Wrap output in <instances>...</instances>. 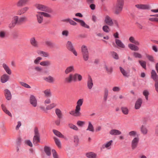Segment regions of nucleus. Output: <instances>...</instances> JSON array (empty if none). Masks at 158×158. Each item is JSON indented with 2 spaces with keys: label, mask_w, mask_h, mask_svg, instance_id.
<instances>
[{
  "label": "nucleus",
  "mask_w": 158,
  "mask_h": 158,
  "mask_svg": "<svg viewBox=\"0 0 158 158\" xmlns=\"http://www.w3.org/2000/svg\"><path fill=\"white\" fill-rule=\"evenodd\" d=\"M27 21V18L25 16L21 17L19 18L18 16H15L12 18L11 23L9 25V27L10 28H13L16 25H20L23 23Z\"/></svg>",
  "instance_id": "nucleus-1"
},
{
  "label": "nucleus",
  "mask_w": 158,
  "mask_h": 158,
  "mask_svg": "<svg viewBox=\"0 0 158 158\" xmlns=\"http://www.w3.org/2000/svg\"><path fill=\"white\" fill-rule=\"evenodd\" d=\"M123 5V0H117L113 8L114 14L117 15H119L122 10Z\"/></svg>",
  "instance_id": "nucleus-2"
},
{
  "label": "nucleus",
  "mask_w": 158,
  "mask_h": 158,
  "mask_svg": "<svg viewBox=\"0 0 158 158\" xmlns=\"http://www.w3.org/2000/svg\"><path fill=\"white\" fill-rule=\"evenodd\" d=\"M35 7L41 11L50 13L53 12V10L51 8L42 4H36L35 5Z\"/></svg>",
  "instance_id": "nucleus-3"
},
{
  "label": "nucleus",
  "mask_w": 158,
  "mask_h": 158,
  "mask_svg": "<svg viewBox=\"0 0 158 158\" xmlns=\"http://www.w3.org/2000/svg\"><path fill=\"white\" fill-rule=\"evenodd\" d=\"M81 50L84 60L85 61L88 60L89 58V54L87 47L85 45H82Z\"/></svg>",
  "instance_id": "nucleus-4"
},
{
  "label": "nucleus",
  "mask_w": 158,
  "mask_h": 158,
  "mask_svg": "<svg viewBox=\"0 0 158 158\" xmlns=\"http://www.w3.org/2000/svg\"><path fill=\"white\" fill-rule=\"evenodd\" d=\"M66 46L68 50L73 52L75 56H77V53L71 41H68L66 44Z\"/></svg>",
  "instance_id": "nucleus-5"
},
{
  "label": "nucleus",
  "mask_w": 158,
  "mask_h": 158,
  "mask_svg": "<svg viewBox=\"0 0 158 158\" xmlns=\"http://www.w3.org/2000/svg\"><path fill=\"white\" fill-rule=\"evenodd\" d=\"M29 102L30 103L33 107H35L37 106V100L34 96L31 95L29 98Z\"/></svg>",
  "instance_id": "nucleus-6"
},
{
  "label": "nucleus",
  "mask_w": 158,
  "mask_h": 158,
  "mask_svg": "<svg viewBox=\"0 0 158 158\" xmlns=\"http://www.w3.org/2000/svg\"><path fill=\"white\" fill-rule=\"evenodd\" d=\"M73 19L77 22L79 23L81 26L88 29L89 28V26L86 24L83 20L75 18H73Z\"/></svg>",
  "instance_id": "nucleus-7"
},
{
  "label": "nucleus",
  "mask_w": 158,
  "mask_h": 158,
  "mask_svg": "<svg viewBox=\"0 0 158 158\" xmlns=\"http://www.w3.org/2000/svg\"><path fill=\"white\" fill-rule=\"evenodd\" d=\"M29 0H19L16 3V6L18 7H22L25 6Z\"/></svg>",
  "instance_id": "nucleus-8"
},
{
  "label": "nucleus",
  "mask_w": 158,
  "mask_h": 158,
  "mask_svg": "<svg viewBox=\"0 0 158 158\" xmlns=\"http://www.w3.org/2000/svg\"><path fill=\"white\" fill-rule=\"evenodd\" d=\"M139 140V139L138 137H135L133 139L131 142V148L133 149H135L137 147Z\"/></svg>",
  "instance_id": "nucleus-9"
},
{
  "label": "nucleus",
  "mask_w": 158,
  "mask_h": 158,
  "mask_svg": "<svg viewBox=\"0 0 158 158\" xmlns=\"http://www.w3.org/2000/svg\"><path fill=\"white\" fill-rule=\"evenodd\" d=\"M29 9V7L25 6L19 10L17 12V15H21L25 13Z\"/></svg>",
  "instance_id": "nucleus-10"
},
{
  "label": "nucleus",
  "mask_w": 158,
  "mask_h": 158,
  "mask_svg": "<svg viewBox=\"0 0 158 158\" xmlns=\"http://www.w3.org/2000/svg\"><path fill=\"white\" fill-rule=\"evenodd\" d=\"M30 43L31 45L35 48H37L39 47L38 43L34 37H33L30 39Z\"/></svg>",
  "instance_id": "nucleus-11"
},
{
  "label": "nucleus",
  "mask_w": 158,
  "mask_h": 158,
  "mask_svg": "<svg viewBox=\"0 0 158 158\" xmlns=\"http://www.w3.org/2000/svg\"><path fill=\"white\" fill-rule=\"evenodd\" d=\"M105 23L110 26H112L114 23L112 19L108 15H106L105 19Z\"/></svg>",
  "instance_id": "nucleus-12"
},
{
  "label": "nucleus",
  "mask_w": 158,
  "mask_h": 158,
  "mask_svg": "<svg viewBox=\"0 0 158 158\" xmlns=\"http://www.w3.org/2000/svg\"><path fill=\"white\" fill-rule=\"evenodd\" d=\"M135 6L137 8L143 10H148L150 7L148 5L146 4H137Z\"/></svg>",
  "instance_id": "nucleus-13"
},
{
  "label": "nucleus",
  "mask_w": 158,
  "mask_h": 158,
  "mask_svg": "<svg viewBox=\"0 0 158 158\" xmlns=\"http://www.w3.org/2000/svg\"><path fill=\"white\" fill-rule=\"evenodd\" d=\"M142 103V100L140 98H138L136 101L135 106V109L136 110L139 109L141 106Z\"/></svg>",
  "instance_id": "nucleus-14"
},
{
  "label": "nucleus",
  "mask_w": 158,
  "mask_h": 158,
  "mask_svg": "<svg viewBox=\"0 0 158 158\" xmlns=\"http://www.w3.org/2000/svg\"><path fill=\"white\" fill-rule=\"evenodd\" d=\"M73 81H76L77 79L78 81H81L82 79V76L79 74L76 73H75L73 75Z\"/></svg>",
  "instance_id": "nucleus-15"
},
{
  "label": "nucleus",
  "mask_w": 158,
  "mask_h": 158,
  "mask_svg": "<svg viewBox=\"0 0 158 158\" xmlns=\"http://www.w3.org/2000/svg\"><path fill=\"white\" fill-rule=\"evenodd\" d=\"M83 102V99H79L77 103V106L76 107V110L80 111L81 106L82 105Z\"/></svg>",
  "instance_id": "nucleus-16"
},
{
  "label": "nucleus",
  "mask_w": 158,
  "mask_h": 158,
  "mask_svg": "<svg viewBox=\"0 0 158 158\" xmlns=\"http://www.w3.org/2000/svg\"><path fill=\"white\" fill-rule=\"evenodd\" d=\"M115 41L116 44L118 47L123 48H125V45L120 40L116 39Z\"/></svg>",
  "instance_id": "nucleus-17"
},
{
  "label": "nucleus",
  "mask_w": 158,
  "mask_h": 158,
  "mask_svg": "<svg viewBox=\"0 0 158 158\" xmlns=\"http://www.w3.org/2000/svg\"><path fill=\"white\" fill-rule=\"evenodd\" d=\"M151 77L155 81H158V76L157 74L156 73L154 70H152L151 72Z\"/></svg>",
  "instance_id": "nucleus-18"
},
{
  "label": "nucleus",
  "mask_w": 158,
  "mask_h": 158,
  "mask_svg": "<svg viewBox=\"0 0 158 158\" xmlns=\"http://www.w3.org/2000/svg\"><path fill=\"white\" fill-rule=\"evenodd\" d=\"M69 113L72 115L77 117L80 116L81 115V113L80 112V111H78L77 110H76V108H75V111L72 110Z\"/></svg>",
  "instance_id": "nucleus-19"
},
{
  "label": "nucleus",
  "mask_w": 158,
  "mask_h": 158,
  "mask_svg": "<svg viewBox=\"0 0 158 158\" xmlns=\"http://www.w3.org/2000/svg\"><path fill=\"white\" fill-rule=\"evenodd\" d=\"M5 95L6 98L8 100H10L11 98V95L10 91L7 89H5Z\"/></svg>",
  "instance_id": "nucleus-20"
},
{
  "label": "nucleus",
  "mask_w": 158,
  "mask_h": 158,
  "mask_svg": "<svg viewBox=\"0 0 158 158\" xmlns=\"http://www.w3.org/2000/svg\"><path fill=\"white\" fill-rule=\"evenodd\" d=\"M9 79V76L6 74H4L1 77V82L4 83L7 81Z\"/></svg>",
  "instance_id": "nucleus-21"
},
{
  "label": "nucleus",
  "mask_w": 158,
  "mask_h": 158,
  "mask_svg": "<svg viewBox=\"0 0 158 158\" xmlns=\"http://www.w3.org/2000/svg\"><path fill=\"white\" fill-rule=\"evenodd\" d=\"M110 134L112 135H118L121 134V132L116 129L111 130L109 132Z\"/></svg>",
  "instance_id": "nucleus-22"
},
{
  "label": "nucleus",
  "mask_w": 158,
  "mask_h": 158,
  "mask_svg": "<svg viewBox=\"0 0 158 158\" xmlns=\"http://www.w3.org/2000/svg\"><path fill=\"white\" fill-rule=\"evenodd\" d=\"M128 47L131 50L137 51L139 50V47L133 44H129L128 45Z\"/></svg>",
  "instance_id": "nucleus-23"
},
{
  "label": "nucleus",
  "mask_w": 158,
  "mask_h": 158,
  "mask_svg": "<svg viewBox=\"0 0 158 158\" xmlns=\"http://www.w3.org/2000/svg\"><path fill=\"white\" fill-rule=\"evenodd\" d=\"M53 132L54 134L59 137L63 138L65 139V137L60 132L56 130H53Z\"/></svg>",
  "instance_id": "nucleus-24"
},
{
  "label": "nucleus",
  "mask_w": 158,
  "mask_h": 158,
  "mask_svg": "<svg viewBox=\"0 0 158 158\" xmlns=\"http://www.w3.org/2000/svg\"><path fill=\"white\" fill-rule=\"evenodd\" d=\"M85 156L88 158H96L97 154L93 152H90L86 153Z\"/></svg>",
  "instance_id": "nucleus-25"
},
{
  "label": "nucleus",
  "mask_w": 158,
  "mask_h": 158,
  "mask_svg": "<svg viewBox=\"0 0 158 158\" xmlns=\"http://www.w3.org/2000/svg\"><path fill=\"white\" fill-rule=\"evenodd\" d=\"M93 85L92 80L90 77H89L87 81V87L89 89H91Z\"/></svg>",
  "instance_id": "nucleus-26"
},
{
  "label": "nucleus",
  "mask_w": 158,
  "mask_h": 158,
  "mask_svg": "<svg viewBox=\"0 0 158 158\" xmlns=\"http://www.w3.org/2000/svg\"><path fill=\"white\" fill-rule=\"evenodd\" d=\"M74 70V67L73 66H71L67 68L64 71L65 73L67 74Z\"/></svg>",
  "instance_id": "nucleus-27"
},
{
  "label": "nucleus",
  "mask_w": 158,
  "mask_h": 158,
  "mask_svg": "<svg viewBox=\"0 0 158 158\" xmlns=\"http://www.w3.org/2000/svg\"><path fill=\"white\" fill-rule=\"evenodd\" d=\"M2 66L6 72L9 75L11 74V72L10 69L9 67L6 64L3 63L2 64Z\"/></svg>",
  "instance_id": "nucleus-28"
},
{
  "label": "nucleus",
  "mask_w": 158,
  "mask_h": 158,
  "mask_svg": "<svg viewBox=\"0 0 158 158\" xmlns=\"http://www.w3.org/2000/svg\"><path fill=\"white\" fill-rule=\"evenodd\" d=\"M40 136L34 135L33 140V142L34 145L40 142Z\"/></svg>",
  "instance_id": "nucleus-29"
},
{
  "label": "nucleus",
  "mask_w": 158,
  "mask_h": 158,
  "mask_svg": "<svg viewBox=\"0 0 158 158\" xmlns=\"http://www.w3.org/2000/svg\"><path fill=\"white\" fill-rule=\"evenodd\" d=\"M62 21L64 22H69L71 25L73 26H75L77 24V23L76 22L69 18L64 19Z\"/></svg>",
  "instance_id": "nucleus-30"
},
{
  "label": "nucleus",
  "mask_w": 158,
  "mask_h": 158,
  "mask_svg": "<svg viewBox=\"0 0 158 158\" xmlns=\"http://www.w3.org/2000/svg\"><path fill=\"white\" fill-rule=\"evenodd\" d=\"M44 80L47 82L50 83H53L54 81L53 77L51 76H49L48 77H44Z\"/></svg>",
  "instance_id": "nucleus-31"
},
{
  "label": "nucleus",
  "mask_w": 158,
  "mask_h": 158,
  "mask_svg": "<svg viewBox=\"0 0 158 158\" xmlns=\"http://www.w3.org/2000/svg\"><path fill=\"white\" fill-rule=\"evenodd\" d=\"M55 113L58 118H62L63 115L61 111L58 108L55 109Z\"/></svg>",
  "instance_id": "nucleus-32"
},
{
  "label": "nucleus",
  "mask_w": 158,
  "mask_h": 158,
  "mask_svg": "<svg viewBox=\"0 0 158 158\" xmlns=\"http://www.w3.org/2000/svg\"><path fill=\"white\" fill-rule=\"evenodd\" d=\"M73 81V75L70 74L68 77H66L65 79V81L67 83H70Z\"/></svg>",
  "instance_id": "nucleus-33"
},
{
  "label": "nucleus",
  "mask_w": 158,
  "mask_h": 158,
  "mask_svg": "<svg viewBox=\"0 0 158 158\" xmlns=\"http://www.w3.org/2000/svg\"><path fill=\"white\" fill-rule=\"evenodd\" d=\"M36 16L37 18V20L39 23H41L43 22V16L41 14H37Z\"/></svg>",
  "instance_id": "nucleus-34"
},
{
  "label": "nucleus",
  "mask_w": 158,
  "mask_h": 158,
  "mask_svg": "<svg viewBox=\"0 0 158 158\" xmlns=\"http://www.w3.org/2000/svg\"><path fill=\"white\" fill-rule=\"evenodd\" d=\"M119 69L121 73L124 77H128L129 76L128 73L122 67H120Z\"/></svg>",
  "instance_id": "nucleus-35"
},
{
  "label": "nucleus",
  "mask_w": 158,
  "mask_h": 158,
  "mask_svg": "<svg viewBox=\"0 0 158 158\" xmlns=\"http://www.w3.org/2000/svg\"><path fill=\"white\" fill-rule=\"evenodd\" d=\"M44 151L48 156H51V153L50 147L45 146L44 147Z\"/></svg>",
  "instance_id": "nucleus-36"
},
{
  "label": "nucleus",
  "mask_w": 158,
  "mask_h": 158,
  "mask_svg": "<svg viewBox=\"0 0 158 158\" xmlns=\"http://www.w3.org/2000/svg\"><path fill=\"white\" fill-rule=\"evenodd\" d=\"M37 53L39 55L42 54L43 56L44 57H46L49 56V54L48 52L42 51H37Z\"/></svg>",
  "instance_id": "nucleus-37"
},
{
  "label": "nucleus",
  "mask_w": 158,
  "mask_h": 158,
  "mask_svg": "<svg viewBox=\"0 0 158 158\" xmlns=\"http://www.w3.org/2000/svg\"><path fill=\"white\" fill-rule=\"evenodd\" d=\"M45 44L47 46L52 48H54L55 45V43L50 41H46Z\"/></svg>",
  "instance_id": "nucleus-38"
},
{
  "label": "nucleus",
  "mask_w": 158,
  "mask_h": 158,
  "mask_svg": "<svg viewBox=\"0 0 158 158\" xmlns=\"http://www.w3.org/2000/svg\"><path fill=\"white\" fill-rule=\"evenodd\" d=\"M40 64L42 66H48L51 64V62L49 60H46L41 62Z\"/></svg>",
  "instance_id": "nucleus-39"
},
{
  "label": "nucleus",
  "mask_w": 158,
  "mask_h": 158,
  "mask_svg": "<svg viewBox=\"0 0 158 158\" xmlns=\"http://www.w3.org/2000/svg\"><path fill=\"white\" fill-rule=\"evenodd\" d=\"M54 140L56 145L59 148H61V144L59 139L56 137H54Z\"/></svg>",
  "instance_id": "nucleus-40"
},
{
  "label": "nucleus",
  "mask_w": 158,
  "mask_h": 158,
  "mask_svg": "<svg viewBox=\"0 0 158 158\" xmlns=\"http://www.w3.org/2000/svg\"><path fill=\"white\" fill-rule=\"evenodd\" d=\"M86 130H89L92 132H94V131L93 126L91 124V123L90 122H89L88 126V128L86 129Z\"/></svg>",
  "instance_id": "nucleus-41"
},
{
  "label": "nucleus",
  "mask_w": 158,
  "mask_h": 158,
  "mask_svg": "<svg viewBox=\"0 0 158 158\" xmlns=\"http://www.w3.org/2000/svg\"><path fill=\"white\" fill-rule=\"evenodd\" d=\"M139 62L140 65L144 69H146V62L145 61L140 60L139 61Z\"/></svg>",
  "instance_id": "nucleus-42"
},
{
  "label": "nucleus",
  "mask_w": 158,
  "mask_h": 158,
  "mask_svg": "<svg viewBox=\"0 0 158 158\" xmlns=\"http://www.w3.org/2000/svg\"><path fill=\"white\" fill-rule=\"evenodd\" d=\"M56 106V104L55 103H53L47 106L46 109L49 110L52 109Z\"/></svg>",
  "instance_id": "nucleus-43"
},
{
  "label": "nucleus",
  "mask_w": 158,
  "mask_h": 158,
  "mask_svg": "<svg viewBox=\"0 0 158 158\" xmlns=\"http://www.w3.org/2000/svg\"><path fill=\"white\" fill-rule=\"evenodd\" d=\"M133 56L135 58H141L142 57V55L139 53L137 52H134Z\"/></svg>",
  "instance_id": "nucleus-44"
},
{
  "label": "nucleus",
  "mask_w": 158,
  "mask_h": 158,
  "mask_svg": "<svg viewBox=\"0 0 158 158\" xmlns=\"http://www.w3.org/2000/svg\"><path fill=\"white\" fill-rule=\"evenodd\" d=\"M108 91L107 89H105L104 90V94L103 99L105 101H106L107 99V98L108 95Z\"/></svg>",
  "instance_id": "nucleus-45"
},
{
  "label": "nucleus",
  "mask_w": 158,
  "mask_h": 158,
  "mask_svg": "<svg viewBox=\"0 0 158 158\" xmlns=\"http://www.w3.org/2000/svg\"><path fill=\"white\" fill-rule=\"evenodd\" d=\"M37 13L41 14L43 16L46 17H51V15L49 14L43 12H38Z\"/></svg>",
  "instance_id": "nucleus-46"
},
{
  "label": "nucleus",
  "mask_w": 158,
  "mask_h": 158,
  "mask_svg": "<svg viewBox=\"0 0 158 158\" xmlns=\"http://www.w3.org/2000/svg\"><path fill=\"white\" fill-rule=\"evenodd\" d=\"M141 130L142 132L144 135L146 134L147 133V129L144 126L142 125L141 128Z\"/></svg>",
  "instance_id": "nucleus-47"
},
{
  "label": "nucleus",
  "mask_w": 158,
  "mask_h": 158,
  "mask_svg": "<svg viewBox=\"0 0 158 158\" xmlns=\"http://www.w3.org/2000/svg\"><path fill=\"white\" fill-rule=\"evenodd\" d=\"M102 30L105 32L106 33H108L110 31V29L108 26L105 25L103 27Z\"/></svg>",
  "instance_id": "nucleus-48"
},
{
  "label": "nucleus",
  "mask_w": 158,
  "mask_h": 158,
  "mask_svg": "<svg viewBox=\"0 0 158 158\" xmlns=\"http://www.w3.org/2000/svg\"><path fill=\"white\" fill-rule=\"evenodd\" d=\"M44 92L45 94V96L46 97H49L51 96V92L50 90L46 89L44 91Z\"/></svg>",
  "instance_id": "nucleus-49"
},
{
  "label": "nucleus",
  "mask_w": 158,
  "mask_h": 158,
  "mask_svg": "<svg viewBox=\"0 0 158 158\" xmlns=\"http://www.w3.org/2000/svg\"><path fill=\"white\" fill-rule=\"evenodd\" d=\"M105 68L108 73L109 74H110L112 73L113 71V69L112 67H110V68H108L106 65H105Z\"/></svg>",
  "instance_id": "nucleus-50"
},
{
  "label": "nucleus",
  "mask_w": 158,
  "mask_h": 158,
  "mask_svg": "<svg viewBox=\"0 0 158 158\" xmlns=\"http://www.w3.org/2000/svg\"><path fill=\"white\" fill-rule=\"evenodd\" d=\"M121 109L123 113L125 114H127L128 113V110L126 107H122Z\"/></svg>",
  "instance_id": "nucleus-51"
},
{
  "label": "nucleus",
  "mask_w": 158,
  "mask_h": 158,
  "mask_svg": "<svg viewBox=\"0 0 158 158\" xmlns=\"http://www.w3.org/2000/svg\"><path fill=\"white\" fill-rule=\"evenodd\" d=\"M112 140H110L108 142H107L105 145L104 144L102 146V148H105V147L107 148L110 147L111 144L112 143Z\"/></svg>",
  "instance_id": "nucleus-52"
},
{
  "label": "nucleus",
  "mask_w": 158,
  "mask_h": 158,
  "mask_svg": "<svg viewBox=\"0 0 158 158\" xmlns=\"http://www.w3.org/2000/svg\"><path fill=\"white\" fill-rule=\"evenodd\" d=\"M79 141V139L78 136L77 135L74 136L73 142L76 146H77L78 145Z\"/></svg>",
  "instance_id": "nucleus-53"
},
{
  "label": "nucleus",
  "mask_w": 158,
  "mask_h": 158,
  "mask_svg": "<svg viewBox=\"0 0 158 158\" xmlns=\"http://www.w3.org/2000/svg\"><path fill=\"white\" fill-rule=\"evenodd\" d=\"M111 54L114 58L116 60L118 59V55L116 52H111Z\"/></svg>",
  "instance_id": "nucleus-54"
},
{
  "label": "nucleus",
  "mask_w": 158,
  "mask_h": 158,
  "mask_svg": "<svg viewBox=\"0 0 158 158\" xmlns=\"http://www.w3.org/2000/svg\"><path fill=\"white\" fill-rule=\"evenodd\" d=\"M143 94L145 96L146 100H148V96L149 94V92L147 90H144L143 92Z\"/></svg>",
  "instance_id": "nucleus-55"
},
{
  "label": "nucleus",
  "mask_w": 158,
  "mask_h": 158,
  "mask_svg": "<svg viewBox=\"0 0 158 158\" xmlns=\"http://www.w3.org/2000/svg\"><path fill=\"white\" fill-rule=\"evenodd\" d=\"M69 127L71 129H73L76 131H77L78 130V128L77 127L72 124H69Z\"/></svg>",
  "instance_id": "nucleus-56"
},
{
  "label": "nucleus",
  "mask_w": 158,
  "mask_h": 158,
  "mask_svg": "<svg viewBox=\"0 0 158 158\" xmlns=\"http://www.w3.org/2000/svg\"><path fill=\"white\" fill-rule=\"evenodd\" d=\"M41 60L42 58L41 57H38L34 60V63L36 64H38Z\"/></svg>",
  "instance_id": "nucleus-57"
},
{
  "label": "nucleus",
  "mask_w": 158,
  "mask_h": 158,
  "mask_svg": "<svg viewBox=\"0 0 158 158\" xmlns=\"http://www.w3.org/2000/svg\"><path fill=\"white\" fill-rule=\"evenodd\" d=\"M146 57L148 60L152 62H154V57L152 56L148 55H147Z\"/></svg>",
  "instance_id": "nucleus-58"
},
{
  "label": "nucleus",
  "mask_w": 158,
  "mask_h": 158,
  "mask_svg": "<svg viewBox=\"0 0 158 158\" xmlns=\"http://www.w3.org/2000/svg\"><path fill=\"white\" fill-rule=\"evenodd\" d=\"M62 118H58L55 121V123L56 125L58 126L60 125L61 119Z\"/></svg>",
  "instance_id": "nucleus-59"
},
{
  "label": "nucleus",
  "mask_w": 158,
  "mask_h": 158,
  "mask_svg": "<svg viewBox=\"0 0 158 158\" xmlns=\"http://www.w3.org/2000/svg\"><path fill=\"white\" fill-rule=\"evenodd\" d=\"M52 152L53 156L54 158H59L58 155L57 154L56 150L55 149H53L52 150Z\"/></svg>",
  "instance_id": "nucleus-60"
},
{
  "label": "nucleus",
  "mask_w": 158,
  "mask_h": 158,
  "mask_svg": "<svg viewBox=\"0 0 158 158\" xmlns=\"http://www.w3.org/2000/svg\"><path fill=\"white\" fill-rule=\"evenodd\" d=\"M20 83L22 86L24 87H26V88H31V86L29 85L28 84H27L26 83H25L23 82H20Z\"/></svg>",
  "instance_id": "nucleus-61"
},
{
  "label": "nucleus",
  "mask_w": 158,
  "mask_h": 158,
  "mask_svg": "<svg viewBox=\"0 0 158 158\" xmlns=\"http://www.w3.org/2000/svg\"><path fill=\"white\" fill-rule=\"evenodd\" d=\"M25 143L26 144L31 147H32L33 146V145L31 142L29 140H27L25 141Z\"/></svg>",
  "instance_id": "nucleus-62"
},
{
  "label": "nucleus",
  "mask_w": 158,
  "mask_h": 158,
  "mask_svg": "<svg viewBox=\"0 0 158 158\" xmlns=\"http://www.w3.org/2000/svg\"><path fill=\"white\" fill-rule=\"evenodd\" d=\"M35 135L40 136V134L37 127H35L34 129Z\"/></svg>",
  "instance_id": "nucleus-63"
},
{
  "label": "nucleus",
  "mask_w": 158,
  "mask_h": 158,
  "mask_svg": "<svg viewBox=\"0 0 158 158\" xmlns=\"http://www.w3.org/2000/svg\"><path fill=\"white\" fill-rule=\"evenodd\" d=\"M85 124V122L84 121H78L77 123V124L79 126L82 127V126Z\"/></svg>",
  "instance_id": "nucleus-64"
}]
</instances>
